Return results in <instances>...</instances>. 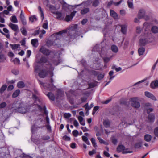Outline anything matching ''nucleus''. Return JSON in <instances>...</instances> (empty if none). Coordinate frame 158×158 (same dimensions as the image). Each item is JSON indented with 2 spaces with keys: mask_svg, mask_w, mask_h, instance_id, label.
Masks as SVG:
<instances>
[{
  "mask_svg": "<svg viewBox=\"0 0 158 158\" xmlns=\"http://www.w3.org/2000/svg\"><path fill=\"white\" fill-rule=\"evenodd\" d=\"M39 51L43 55L47 56L49 55L51 53H52L56 56L57 53H58V52H60L59 51L56 52V51L54 50H50L44 47H41Z\"/></svg>",
  "mask_w": 158,
  "mask_h": 158,
  "instance_id": "nucleus-1",
  "label": "nucleus"
},
{
  "mask_svg": "<svg viewBox=\"0 0 158 158\" xmlns=\"http://www.w3.org/2000/svg\"><path fill=\"white\" fill-rule=\"evenodd\" d=\"M130 101L131 102V105L133 107L136 109L140 107V104L138 101V99L137 98H131Z\"/></svg>",
  "mask_w": 158,
  "mask_h": 158,
  "instance_id": "nucleus-2",
  "label": "nucleus"
},
{
  "mask_svg": "<svg viewBox=\"0 0 158 158\" xmlns=\"http://www.w3.org/2000/svg\"><path fill=\"white\" fill-rule=\"evenodd\" d=\"M17 110L19 112L22 114L25 113L27 112V108L24 106L23 103H20Z\"/></svg>",
  "mask_w": 158,
  "mask_h": 158,
  "instance_id": "nucleus-3",
  "label": "nucleus"
},
{
  "mask_svg": "<svg viewBox=\"0 0 158 158\" xmlns=\"http://www.w3.org/2000/svg\"><path fill=\"white\" fill-rule=\"evenodd\" d=\"M48 72V71L42 69L39 72L38 75L40 77L44 78L47 76Z\"/></svg>",
  "mask_w": 158,
  "mask_h": 158,
  "instance_id": "nucleus-4",
  "label": "nucleus"
},
{
  "mask_svg": "<svg viewBox=\"0 0 158 158\" xmlns=\"http://www.w3.org/2000/svg\"><path fill=\"white\" fill-rule=\"evenodd\" d=\"M20 17L22 24L23 25H26L27 24V21L23 10L21 11Z\"/></svg>",
  "mask_w": 158,
  "mask_h": 158,
  "instance_id": "nucleus-5",
  "label": "nucleus"
},
{
  "mask_svg": "<svg viewBox=\"0 0 158 158\" xmlns=\"http://www.w3.org/2000/svg\"><path fill=\"white\" fill-rule=\"evenodd\" d=\"M145 95L146 97L150 98L153 100H156V99L154 96L149 92L147 91L145 92Z\"/></svg>",
  "mask_w": 158,
  "mask_h": 158,
  "instance_id": "nucleus-6",
  "label": "nucleus"
},
{
  "mask_svg": "<svg viewBox=\"0 0 158 158\" xmlns=\"http://www.w3.org/2000/svg\"><path fill=\"white\" fill-rule=\"evenodd\" d=\"M145 15V11L144 10L140 9L139 11L138 14V17L139 19H141L144 17Z\"/></svg>",
  "mask_w": 158,
  "mask_h": 158,
  "instance_id": "nucleus-7",
  "label": "nucleus"
},
{
  "mask_svg": "<svg viewBox=\"0 0 158 158\" xmlns=\"http://www.w3.org/2000/svg\"><path fill=\"white\" fill-rule=\"evenodd\" d=\"M148 118L150 122H154L155 119L154 114L152 113L149 114L148 116Z\"/></svg>",
  "mask_w": 158,
  "mask_h": 158,
  "instance_id": "nucleus-8",
  "label": "nucleus"
},
{
  "mask_svg": "<svg viewBox=\"0 0 158 158\" xmlns=\"http://www.w3.org/2000/svg\"><path fill=\"white\" fill-rule=\"evenodd\" d=\"M9 26L15 31H16L18 30V27L16 24L10 23L9 24Z\"/></svg>",
  "mask_w": 158,
  "mask_h": 158,
  "instance_id": "nucleus-9",
  "label": "nucleus"
},
{
  "mask_svg": "<svg viewBox=\"0 0 158 158\" xmlns=\"http://www.w3.org/2000/svg\"><path fill=\"white\" fill-rule=\"evenodd\" d=\"M56 18L59 20H63L64 18V16H63L62 13L59 12H57L56 13Z\"/></svg>",
  "mask_w": 158,
  "mask_h": 158,
  "instance_id": "nucleus-10",
  "label": "nucleus"
},
{
  "mask_svg": "<svg viewBox=\"0 0 158 158\" xmlns=\"http://www.w3.org/2000/svg\"><path fill=\"white\" fill-rule=\"evenodd\" d=\"M150 87L152 89H155L158 86V80H156L152 81L150 85Z\"/></svg>",
  "mask_w": 158,
  "mask_h": 158,
  "instance_id": "nucleus-11",
  "label": "nucleus"
},
{
  "mask_svg": "<svg viewBox=\"0 0 158 158\" xmlns=\"http://www.w3.org/2000/svg\"><path fill=\"white\" fill-rule=\"evenodd\" d=\"M44 127V125H41L40 126L35 127L34 125H32L31 127V131L32 133H33L36 130H37L39 128H42Z\"/></svg>",
  "mask_w": 158,
  "mask_h": 158,
  "instance_id": "nucleus-12",
  "label": "nucleus"
},
{
  "mask_svg": "<svg viewBox=\"0 0 158 158\" xmlns=\"http://www.w3.org/2000/svg\"><path fill=\"white\" fill-rule=\"evenodd\" d=\"M125 148V147L123 145H119L118 146L117 148V151L118 153H120L121 152H122L124 150Z\"/></svg>",
  "mask_w": 158,
  "mask_h": 158,
  "instance_id": "nucleus-13",
  "label": "nucleus"
},
{
  "mask_svg": "<svg viewBox=\"0 0 158 158\" xmlns=\"http://www.w3.org/2000/svg\"><path fill=\"white\" fill-rule=\"evenodd\" d=\"M110 122L108 119H106L103 121V125L106 128H109L110 125Z\"/></svg>",
  "mask_w": 158,
  "mask_h": 158,
  "instance_id": "nucleus-14",
  "label": "nucleus"
},
{
  "mask_svg": "<svg viewBox=\"0 0 158 158\" xmlns=\"http://www.w3.org/2000/svg\"><path fill=\"white\" fill-rule=\"evenodd\" d=\"M31 43L33 47H37L38 46V40L37 39H32L31 41Z\"/></svg>",
  "mask_w": 158,
  "mask_h": 158,
  "instance_id": "nucleus-15",
  "label": "nucleus"
},
{
  "mask_svg": "<svg viewBox=\"0 0 158 158\" xmlns=\"http://www.w3.org/2000/svg\"><path fill=\"white\" fill-rule=\"evenodd\" d=\"M121 31L123 34H126L127 33V26L126 25H121Z\"/></svg>",
  "mask_w": 158,
  "mask_h": 158,
  "instance_id": "nucleus-16",
  "label": "nucleus"
},
{
  "mask_svg": "<svg viewBox=\"0 0 158 158\" xmlns=\"http://www.w3.org/2000/svg\"><path fill=\"white\" fill-rule=\"evenodd\" d=\"M47 96L48 97L49 99L52 101H54L55 97L54 94L52 92H49L47 94Z\"/></svg>",
  "mask_w": 158,
  "mask_h": 158,
  "instance_id": "nucleus-17",
  "label": "nucleus"
},
{
  "mask_svg": "<svg viewBox=\"0 0 158 158\" xmlns=\"http://www.w3.org/2000/svg\"><path fill=\"white\" fill-rule=\"evenodd\" d=\"M148 40L146 39H140L139 44L140 46H144L147 43Z\"/></svg>",
  "mask_w": 158,
  "mask_h": 158,
  "instance_id": "nucleus-18",
  "label": "nucleus"
},
{
  "mask_svg": "<svg viewBox=\"0 0 158 158\" xmlns=\"http://www.w3.org/2000/svg\"><path fill=\"white\" fill-rule=\"evenodd\" d=\"M110 16L113 17L114 19L118 18L117 14L113 10H110Z\"/></svg>",
  "mask_w": 158,
  "mask_h": 158,
  "instance_id": "nucleus-19",
  "label": "nucleus"
},
{
  "mask_svg": "<svg viewBox=\"0 0 158 158\" xmlns=\"http://www.w3.org/2000/svg\"><path fill=\"white\" fill-rule=\"evenodd\" d=\"M111 49L112 52L115 53H117L118 51V47L114 45H112L111 46Z\"/></svg>",
  "mask_w": 158,
  "mask_h": 158,
  "instance_id": "nucleus-20",
  "label": "nucleus"
},
{
  "mask_svg": "<svg viewBox=\"0 0 158 158\" xmlns=\"http://www.w3.org/2000/svg\"><path fill=\"white\" fill-rule=\"evenodd\" d=\"M20 93V91L19 90H16L13 93L12 95V97L13 98H15L17 97L19 95Z\"/></svg>",
  "mask_w": 158,
  "mask_h": 158,
  "instance_id": "nucleus-21",
  "label": "nucleus"
},
{
  "mask_svg": "<svg viewBox=\"0 0 158 158\" xmlns=\"http://www.w3.org/2000/svg\"><path fill=\"white\" fill-rule=\"evenodd\" d=\"M111 140L112 143L116 145L117 143L118 140L115 136H112L111 138Z\"/></svg>",
  "mask_w": 158,
  "mask_h": 158,
  "instance_id": "nucleus-22",
  "label": "nucleus"
},
{
  "mask_svg": "<svg viewBox=\"0 0 158 158\" xmlns=\"http://www.w3.org/2000/svg\"><path fill=\"white\" fill-rule=\"evenodd\" d=\"M145 51V49L144 48L141 47L139 48L138 50V52L139 56L142 55Z\"/></svg>",
  "mask_w": 158,
  "mask_h": 158,
  "instance_id": "nucleus-23",
  "label": "nucleus"
},
{
  "mask_svg": "<svg viewBox=\"0 0 158 158\" xmlns=\"http://www.w3.org/2000/svg\"><path fill=\"white\" fill-rule=\"evenodd\" d=\"M152 136L149 134H146L144 136V140L147 142H149L151 139Z\"/></svg>",
  "mask_w": 158,
  "mask_h": 158,
  "instance_id": "nucleus-24",
  "label": "nucleus"
},
{
  "mask_svg": "<svg viewBox=\"0 0 158 158\" xmlns=\"http://www.w3.org/2000/svg\"><path fill=\"white\" fill-rule=\"evenodd\" d=\"M38 9L39 10V13L40 14L41 17V18L43 19L44 18V13L42 9L40 6H39L38 7Z\"/></svg>",
  "mask_w": 158,
  "mask_h": 158,
  "instance_id": "nucleus-25",
  "label": "nucleus"
},
{
  "mask_svg": "<svg viewBox=\"0 0 158 158\" xmlns=\"http://www.w3.org/2000/svg\"><path fill=\"white\" fill-rule=\"evenodd\" d=\"M89 11V8H86L81 10V14L84 15L88 12Z\"/></svg>",
  "mask_w": 158,
  "mask_h": 158,
  "instance_id": "nucleus-26",
  "label": "nucleus"
},
{
  "mask_svg": "<svg viewBox=\"0 0 158 158\" xmlns=\"http://www.w3.org/2000/svg\"><path fill=\"white\" fill-rule=\"evenodd\" d=\"M6 59V58L4 54H3L2 52H0V62H3Z\"/></svg>",
  "mask_w": 158,
  "mask_h": 158,
  "instance_id": "nucleus-27",
  "label": "nucleus"
},
{
  "mask_svg": "<svg viewBox=\"0 0 158 158\" xmlns=\"http://www.w3.org/2000/svg\"><path fill=\"white\" fill-rule=\"evenodd\" d=\"M22 34L24 36L27 35V32L26 30V28L24 27H23L20 29Z\"/></svg>",
  "mask_w": 158,
  "mask_h": 158,
  "instance_id": "nucleus-28",
  "label": "nucleus"
},
{
  "mask_svg": "<svg viewBox=\"0 0 158 158\" xmlns=\"http://www.w3.org/2000/svg\"><path fill=\"white\" fill-rule=\"evenodd\" d=\"M151 31L153 33H157L158 32V27L156 26H153L152 28Z\"/></svg>",
  "mask_w": 158,
  "mask_h": 158,
  "instance_id": "nucleus-29",
  "label": "nucleus"
},
{
  "mask_svg": "<svg viewBox=\"0 0 158 158\" xmlns=\"http://www.w3.org/2000/svg\"><path fill=\"white\" fill-rule=\"evenodd\" d=\"M112 56H111L110 57H104L103 58V60H104V61L105 63L106 64H105V66L106 67V64L110 60L111 58H112Z\"/></svg>",
  "mask_w": 158,
  "mask_h": 158,
  "instance_id": "nucleus-30",
  "label": "nucleus"
},
{
  "mask_svg": "<svg viewBox=\"0 0 158 158\" xmlns=\"http://www.w3.org/2000/svg\"><path fill=\"white\" fill-rule=\"evenodd\" d=\"M7 85H3L0 89V93L2 94L6 90L7 88Z\"/></svg>",
  "mask_w": 158,
  "mask_h": 158,
  "instance_id": "nucleus-31",
  "label": "nucleus"
},
{
  "mask_svg": "<svg viewBox=\"0 0 158 158\" xmlns=\"http://www.w3.org/2000/svg\"><path fill=\"white\" fill-rule=\"evenodd\" d=\"M60 57L59 56L58 57V59L57 60H53L52 61V63L54 64L55 65H58L60 62Z\"/></svg>",
  "mask_w": 158,
  "mask_h": 158,
  "instance_id": "nucleus-32",
  "label": "nucleus"
},
{
  "mask_svg": "<svg viewBox=\"0 0 158 158\" xmlns=\"http://www.w3.org/2000/svg\"><path fill=\"white\" fill-rule=\"evenodd\" d=\"M17 86L19 88H23L25 86V85L23 82L22 81H19L18 83Z\"/></svg>",
  "mask_w": 158,
  "mask_h": 158,
  "instance_id": "nucleus-33",
  "label": "nucleus"
},
{
  "mask_svg": "<svg viewBox=\"0 0 158 158\" xmlns=\"http://www.w3.org/2000/svg\"><path fill=\"white\" fill-rule=\"evenodd\" d=\"M48 61L47 59L45 57H41L40 60V63H45Z\"/></svg>",
  "mask_w": 158,
  "mask_h": 158,
  "instance_id": "nucleus-34",
  "label": "nucleus"
},
{
  "mask_svg": "<svg viewBox=\"0 0 158 158\" xmlns=\"http://www.w3.org/2000/svg\"><path fill=\"white\" fill-rule=\"evenodd\" d=\"M29 20L31 22L33 23L34 21H36L37 19L35 15H33L29 18Z\"/></svg>",
  "mask_w": 158,
  "mask_h": 158,
  "instance_id": "nucleus-35",
  "label": "nucleus"
},
{
  "mask_svg": "<svg viewBox=\"0 0 158 158\" xmlns=\"http://www.w3.org/2000/svg\"><path fill=\"white\" fill-rule=\"evenodd\" d=\"M104 76V73H101L99 74H98L97 76V79L99 81L101 80L103 78Z\"/></svg>",
  "mask_w": 158,
  "mask_h": 158,
  "instance_id": "nucleus-36",
  "label": "nucleus"
},
{
  "mask_svg": "<svg viewBox=\"0 0 158 158\" xmlns=\"http://www.w3.org/2000/svg\"><path fill=\"white\" fill-rule=\"evenodd\" d=\"M11 21L12 22L15 23H16L18 22V20L17 19V18L15 15H14L11 17Z\"/></svg>",
  "mask_w": 158,
  "mask_h": 158,
  "instance_id": "nucleus-37",
  "label": "nucleus"
},
{
  "mask_svg": "<svg viewBox=\"0 0 158 158\" xmlns=\"http://www.w3.org/2000/svg\"><path fill=\"white\" fill-rule=\"evenodd\" d=\"M133 0H128L127 4L128 7L130 8H132L133 7Z\"/></svg>",
  "mask_w": 158,
  "mask_h": 158,
  "instance_id": "nucleus-38",
  "label": "nucleus"
},
{
  "mask_svg": "<svg viewBox=\"0 0 158 158\" xmlns=\"http://www.w3.org/2000/svg\"><path fill=\"white\" fill-rule=\"evenodd\" d=\"M133 152L132 151L128 150V148H126L124 150H123V151L122 152V153L123 154H127V153H131Z\"/></svg>",
  "mask_w": 158,
  "mask_h": 158,
  "instance_id": "nucleus-39",
  "label": "nucleus"
},
{
  "mask_svg": "<svg viewBox=\"0 0 158 158\" xmlns=\"http://www.w3.org/2000/svg\"><path fill=\"white\" fill-rule=\"evenodd\" d=\"M99 3V1L98 0H94L93 3V6L94 7L97 6Z\"/></svg>",
  "mask_w": 158,
  "mask_h": 158,
  "instance_id": "nucleus-40",
  "label": "nucleus"
},
{
  "mask_svg": "<svg viewBox=\"0 0 158 158\" xmlns=\"http://www.w3.org/2000/svg\"><path fill=\"white\" fill-rule=\"evenodd\" d=\"M152 104L149 102L146 103L144 104V107L145 109H146L147 108H148L150 107H152Z\"/></svg>",
  "mask_w": 158,
  "mask_h": 158,
  "instance_id": "nucleus-41",
  "label": "nucleus"
},
{
  "mask_svg": "<svg viewBox=\"0 0 158 158\" xmlns=\"http://www.w3.org/2000/svg\"><path fill=\"white\" fill-rule=\"evenodd\" d=\"M91 141L92 143L93 147L95 148L97 147V145L95 139L94 138H92L91 139Z\"/></svg>",
  "mask_w": 158,
  "mask_h": 158,
  "instance_id": "nucleus-42",
  "label": "nucleus"
},
{
  "mask_svg": "<svg viewBox=\"0 0 158 158\" xmlns=\"http://www.w3.org/2000/svg\"><path fill=\"white\" fill-rule=\"evenodd\" d=\"M72 19V18L71 17L70 15H66L64 20L68 22L70 21Z\"/></svg>",
  "mask_w": 158,
  "mask_h": 158,
  "instance_id": "nucleus-43",
  "label": "nucleus"
},
{
  "mask_svg": "<svg viewBox=\"0 0 158 158\" xmlns=\"http://www.w3.org/2000/svg\"><path fill=\"white\" fill-rule=\"evenodd\" d=\"M146 110L147 113L148 114H150V113L151 112H153L154 110V108L152 107H150L149 108H147L145 110Z\"/></svg>",
  "mask_w": 158,
  "mask_h": 158,
  "instance_id": "nucleus-44",
  "label": "nucleus"
},
{
  "mask_svg": "<svg viewBox=\"0 0 158 158\" xmlns=\"http://www.w3.org/2000/svg\"><path fill=\"white\" fill-rule=\"evenodd\" d=\"M19 46V44H11V46L12 49L15 50L17 49Z\"/></svg>",
  "mask_w": 158,
  "mask_h": 158,
  "instance_id": "nucleus-45",
  "label": "nucleus"
},
{
  "mask_svg": "<svg viewBox=\"0 0 158 158\" xmlns=\"http://www.w3.org/2000/svg\"><path fill=\"white\" fill-rule=\"evenodd\" d=\"M98 139V140L99 142L101 143H103L106 145H107V144L106 143V142L104 141L100 137H97Z\"/></svg>",
  "mask_w": 158,
  "mask_h": 158,
  "instance_id": "nucleus-46",
  "label": "nucleus"
},
{
  "mask_svg": "<svg viewBox=\"0 0 158 158\" xmlns=\"http://www.w3.org/2000/svg\"><path fill=\"white\" fill-rule=\"evenodd\" d=\"M142 146V143H137L135 145V148H139Z\"/></svg>",
  "mask_w": 158,
  "mask_h": 158,
  "instance_id": "nucleus-47",
  "label": "nucleus"
},
{
  "mask_svg": "<svg viewBox=\"0 0 158 158\" xmlns=\"http://www.w3.org/2000/svg\"><path fill=\"white\" fill-rule=\"evenodd\" d=\"M6 104L5 102H3L0 104V109L5 107L6 106Z\"/></svg>",
  "mask_w": 158,
  "mask_h": 158,
  "instance_id": "nucleus-48",
  "label": "nucleus"
},
{
  "mask_svg": "<svg viewBox=\"0 0 158 158\" xmlns=\"http://www.w3.org/2000/svg\"><path fill=\"white\" fill-rule=\"evenodd\" d=\"M154 134L156 137H158V127L155 128L154 130Z\"/></svg>",
  "mask_w": 158,
  "mask_h": 158,
  "instance_id": "nucleus-49",
  "label": "nucleus"
},
{
  "mask_svg": "<svg viewBox=\"0 0 158 158\" xmlns=\"http://www.w3.org/2000/svg\"><path fill=\"white\" fill-rule=\"evenodd\" d=\"M42 27L43 28L47 29H48V23L46 22L44 23Z\"/></svg>",
  "mask_w": 158,
  "mask_h": 158,
  "instance_id": "nucleus-50",
  "label": "nucleus"
},
{
  "mask_svg": "<svg viewBox=\"0 0 158 158\" xmlns=\"http://www.w3.org/2000/svg\"><path fill=\"white\" fill-rule=\"evenodd\" d=\"M78 131L76 130H75L73 131L72 134L73 136L75 137L77 136L78 134Z\"/></svg>",
  "mask_w": 158,
  "mask_h": 158,
  "instance_id": "nucleus-51",
  "label": "nucleus"
},
{
  "mask_svg": "<svg viewBox=\"0 0 158 158\" xmlns=\"http://www.w3.org/2000/svg\"><path fill=\"white\" fill-rule=\"evenodd\" d=\"M89 88H92L95 87L96 86V84L94 83H91L89 84Z\"/></svg>",
  "mask_w": 158,
  "mask_h": 158,
  "instance_id": "nucleus-52",
  "label": "nucleus"
},
{
  "mask_svg": "<svg viewBox=\"0 0 158 158\" xmlns=\"http://www.w3.org/2000/svg\"><path fill=\"white\" fill-rule=\"evenodd\" d=\"M50 139V137L48 135L44 136L41 138V139L44 140H48L49 139Z\"/></svg>",
  "mask_w": 158,
  "mask_h": 158,
  "instance_id": "nucleus-53",
  "label": "nucleus"
},
{
  "mask_svg": "<svg viewBox=\"0 0 158 158\" xmlns=\"http://www.w3.org/2000/svg\"><path fill=\"white\" fill-rule=\"evenodd\" d=\"M2 14V13H0V22L2 23H4L5 22L4 19L2 17L1 15Z\"/></svg>",
  "mask_w": 158,
  "mask_h": 158,
  "instance_id": "nucleus-54",
  "label": "nucleus"
},
{
  "mask_svg": "<svg viewBox=\"0 0 158 158\" xmlns=\"http://www.w3.org/2000/svg\"><path fill=\"white\" fill-rule=\"evenodd\" d=\"M67 31L66 30H64L62 31H61L57 33V34L58 35H62L64 33H67Z\"/></svg>",
  "mask_w": 158,
  "mask_h": 158,
  "instance_id": "nucleus-55",
  "label": "nucleus"
},
{
  "mask_svg": "<svg viewBox=\"0 0 158 158\" xmlns=\"http://www.w3.org/2000/svg\"><path fill=\"white\" fill-rule=\"evenodd\" d=\"M127 123L124 121H122L120 124V126H122L123 127H126L127 126Z\"/></svg>",
  "mask_w": 158,
  "mask_h": 158,
  "instance_id": "nucleus-56",
  "label": "nucleus"
},
{
  "mask_svg": "<svg viewBox=\"0 0 158 158\" xmlns=\"http://www.w3.org/2000/svg\"><path fill=\"white\" fill-rule=\"evenodd\" d=\"M32 98L35 101H37L39 100L38 97L35 94H33L32 97Z\"/></svg>",
  "mask_w": 158,
  "mask_h": 158,
  "instance_id": "nucleus-57",
  "label": "nucleus"
},
{
  "mask_svg": "<svg viewBox=\"0 0 158 158\" xmlns=\"http://www.w3.org/2000/svg\"><path fill=\"white\" fill-rule=\"evenodd\" d=\"M96 152V151L94 149L92 150L91 151H90L89 152V154L90 156H92L95 154Z\"/></svg>",
  "mask_w": 158,
  "mask_h": 158,
  "instance_id": "nucleus-58",
  "label": "nucleus"
},
{
  "mask_svg": "<svg viewBox=\"0 0 158 158\" xmlns=\"http://www.w3.org/2000/svg\"><path fill=\"white\" fill-rule=\"evenodd\" d=\"M113 73H114V72L113 71H110L109 72V74L110 76V80H111L112 78H114V76H112V75H113Z\"/></svg>",
  "mask_w": 158,
  "mask_h": 158,
  "instance_id": "nucleus-59",
  "label": "nucleus"
},
{
  "mask_svg": "<svg viewBox=\"0 0 158 158\" xmlns=\"http://www.w3.org/2000/svg\"><path fill=\"white\" fill-rule=\"evenodd\" d=\"M71 116V114L69 113H65L64 114V117L66 118H68L70 117Z\"/></svg>",
  "mask_w": 158,
  "mask_h": 158,
  "instance_id": "nucleus-60",
  "label": "nucleus"
},
{
  "mask_svg": "<svg viewBox=\"0 0 158 158\" xmlns=\"http://www.w3.org/2000/svg\"><path fill=\"white\" fill-rule=\"evenodd\" d=\"M43 110L45 114L47 116H48V113L46 110V108L45 106H44L43 107Z\"/></svg>",
  "mask_w": 158,
  "mask_h": 158,
  "instance_id": "nucleus-61",
  "label": "nucleus"
},
{
  "mask_svg": "<svg viewBox=\"0 0 158 158\" xmlns=\"http://www.w3.org/2000/svg\"><path fill=\"white\" fill-rule=\"evenodd\" d=\"M13 88H14L13 85H10L8 86V87L7 88V90L8 91H11V90H12L13 89Z\"/></svg>",
  "mask_w": 158,
  "mask_h": 158,
  "instance_id": "nucleus-62",
  "label": "nucleus"
},
{
  "mask_svg": "<svg viewBox=\"0 0 158 158\" xmlns=\"http://www.w3.org/2000/svg\"><path fill=\"white\" fill-rule=\"evenodd\" d=\"M63 139H64L66 141H70V138L66 135H65L63 137Z\"/></svg>",
  "mask_w": 158,
  "mask_h": 158,
  "instance_id": "nucleus-63",
  "label": "nucleus"
},
{
  "mask_svg": "<svg viewBox=\"0 0 158 158\" xmlns=\"http://www.w3.org/2000/svg\"><path fill=\"white\" fill-rule=\"evenodd\" d=\"M40 69V67L39 66L36 65L35 66L34 70L35 72L38 73Z\"/></svg>",
  "mask_w": 158,
  "mask_h": 158,
  "instance_id": "nucleus-64",
  "label": "nucleus"
}]
</instances>
